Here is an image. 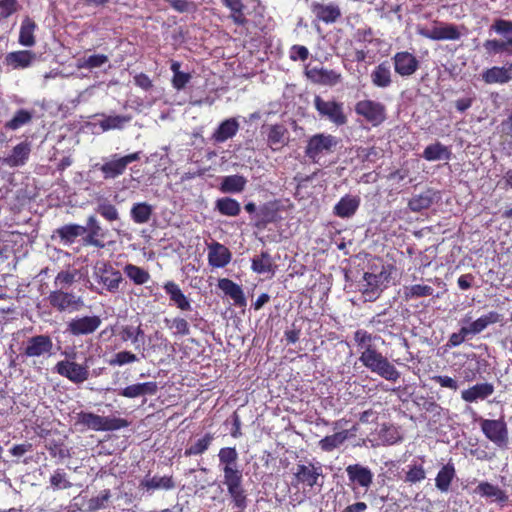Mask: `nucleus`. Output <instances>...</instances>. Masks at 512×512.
Segmentation results:
<instances>
[{
	"mask_svg": "<svg viewBox=\"0 0 512 512\" xmlns=\"http://www.w3.org/2000/svg\"><path fill=\"white\" fill-rule=\"evenodd\" d=\"M101 323V318L96 315L76 317L68 322L67 332L73 336L89 335L94 333Z\"/></svg>",
	"mask_w": 512,
	"mask_h": 512,
	"instance_id": "13",
	"label": "nucleus"
},
{
	"mask_svg": "<svg viewBox=\"0 0 512 512\" xmlns=\"http://www.w3.org/2000/svg\"><path fill=\"white\" fill-rule=\"evenodd\" d=\"M417 33L430 40H459L461 33L454 24L440 23L438 26L428 29L423 26L417 27Z\"/></svg>",
	"mask_w": 512,
	"mask_h": 512,
	"instance_id": "11",
	"label": "nucleus"
},
{
	"mask_svg": "<svg viewBox=\"0 0 512 512\" xmlns=\"http://www.w3.org/2000/svg\"><path fill=\"white\" fill-rule=\"evenodd\" d=\"M88 360L86 358L84 363H77L73 360H61L55 365V371L74 384H82L90 376Z\"/></svg>",
	"mask_w": 512,
	"mask_h": 512,
	"instance_id": "4",
	"label": "nucleus"
},
{
	"mask_svg": "<svg viewBox=\"0 0 512 512\" xmlns=\"http://www.w3.org/2000/svg\"><path fill=\"white\" fill-rule=\"evenodd\" d=\"M86 228L88 232H90L92 235L96 236L100 240H102L105 237V232L103 228L101 227L97 218L93 215L88 217Z\"/></svg>",
	"mask_w": 512,
	"mask_h": 512,
	"instance_id": "64",
	"label": "nucleus"
},
{
	"mask_svg": "<svg viewBox=\"0 0 512 512\" xmlns=\"http://www.w3.org/2000/svg\"><path fill=\"white\" fill-rule=\"evenodd\" d=\"M75 276V272L61 271L55 277L54 285L58 287V289L64 290L65 288L70 287L74 283Z\"/></svg>",
	"mask_w": 512,
	"mask_h": 512,
	"instance_id": "59",
	"label": "nucleus"
},
{
	"mask_svg": "<svg viewBox=\"0 0 512 512\" xmlns=\"http://www.w3.org/2000/svg\"><path fill=\"white\" fill-rule=\"evenodd\" d=\"M97 125L100 127L102 132L109 130H120L125 127L132 119L130 115H105L101 114Z\"/></svg>",
	"mask_w": 512,
	"mask_h": 512,
	"instance_id": "30",
	"label": "nucleus"
},
{
	"mask_svg": "<svg viewBox=\"0 0 512 512\" xmlns=\"http://www.w3.org/2000/svg\"><path fill=\"white\" fill-rule=\"evenodd\" d=\"M110 496V491L104 490L99 496L91 498L88 501V510L96 511L105 508Z\"/></svg>",
	"mask_w": 512,
	"mask_h": 512,
	"instance_id": "60",
	"label": "nucleus"
},
{
	"mask_svg": "<svg viewBox=\"0 0 512 512\" xmlns=\"http://www.w3.org/2000/svg\"><path fill=\"white\" fill-rule=\"evenodd\" d=\"M218 457L220 466H222L224 477L242 473L237 465L238 453L235 448H221L218 453Z\"/></svg>",
	"mask_w": 512,
	"mask_h": 512,
	"instance_id": "18",
	"label": "nucleus"
},
{
	"mask_svg": "<svg viewBox=\"0 0 512 512\" xmlns=\"http://www.w3.org/2000/svg\"><path fill=\"white\" fill-rule=\"evenodd\" d=\"M468 335H471V333L469 332L467 327H462L458 332L450 335L446 346L449 348L457 347L465 341Z\"/></svg>",
	"mask_w": 512,
	"mask_h": 512,
	"instance_id": "63",
	"label": "nucleus"
},
{
	"mask_svg": "<svg viewBox=\"0 0 512 512\" xmlns=\"http://www.w3.org/2000/svg\"><path fill=\"white\" fill-rule=\"evenodd\" d=\"M474 492L482 497L490 498L493 501L505 502L507 500V495L505 492L498 486L489 482L479 483Z\"/></svg>",
	"mask_w": 512,
	"mask_h": 512,
	"instance_id": "38",
	"label": "nucleus"
},
{
	"mask_svg": "<svg viewBox=\"0 0 512 512\" xmlns=\"http://www.w3.org/2000/svg\"><path fill=\"white\" fill-rule=\"evenodd\" d=\"M153 213V207L146 202L135 203L130 211L131 218L137 224L147 223Z\"/></svg>",
	"mask_w": 512,
	"mask_h": 512,
	"instance_id": "44",
	"label": "nucleus"
},
{
	"mask_svg": "<svg viewBox=\"0 0 512 512\" xmlns=\"http://www.w3.org/2000/svg\"><path fill=\"white\" fill-rule=\"evenodd\" d=\"M141 152H134L125 156L113 154L105 159L104 163L99 166L100 171L103 173L105 179H115L122 175L127 166L140 159Z\"/></svg>",
	"mask_w": 512,
	"mask_h": 512,
	"instance_id": "6",
	"label": "nucleus"
},
{
	"mask_svg": "<svg viewBox=\"0 0 512 512\" xmlns=\"http://www.w3.org/2000/svg\"><path fill=\"white\" fill-rule=\"evenodd\" d=\"M426 478V472L422 465H409L405 475V482L415 484Z\"/></svg>",
	"mask_w": 512,
	"mask_h": 512,
	"instance_id": "56",
	"label": "nucleus"
},
{
	"mask_svg": "<svg viewBox=\"0 0 512 512\" xmlns=\"http://www.w3.org/2000/svg\"><path fill=\"white\" fill-rule=\"evenodd\" d=\"M92 279L96 286L91 283L90 289L99 295L106 292L118 293L121 284L124 282L122 273L106 260L95 262L92 267Z\"/></svg>",
	"mask_w": 512,
	"mask_h": 512,
	"instance_id": "2",
	"label": "nucleus"
},
{
	"mask_svg": "<svg viewBox=\"0 0 512 512\" xmlns=\"http://www.w3.org/2000/svg\"><path fill=\"white\" fill-rule=\"evenodd\" d=\"M372 84L378 88H388L392 84L391 67L387 61L378 64L370 74Z\"/></svg>",
	"mask_w": 512,
	"mask_h": 512,
	"instance_id": "26",
	"label": "nucleus"
},
{
	"mask_svg": "<svg viewBox=\"0 0 512 512\" xmlns=\"http://www.w3.org/2000/svg\"><path fill=\"white\" fill-rule=\"evenodd\" d=\"M336 145L337 140L334 136L323 133L315 134L308 140L305 153L309 159L317 162L322 155L332 152Z\"/></svg>",
	"mask_w": 512,
	"mask_h": 512,
	"instance_id": "7",
	"label": "nucleus"
},
{
	"mask_svg": "<svg viewBox=\"0 0 512 512\" xmlns=\"http://www.w3.org/2000/svg\"><path fill=\"white\" fill-rule=\"evenodd\" d=\"M109 61L108 57L104 54H94L79 58L76 67L79 69H95L100 68Z\"/></svg>",
	"mask_w": 512,
	"mask_h": 512,
	"instance_id": "47",
	"label": "nucleus"
},
{
	"mask_svg": "<svg viewBox=\"0 0 512 512\" xmlns=\"http://www.w3.org/2000/svg\"><path fill=\"white\" fill-rule=\"evenodd\" d=\"M139 359L136 354L130 351H120L116 353L111 359L108 360V364L110 366H124L126 364H131L137 362Z\"/></svg>",
	"mask_w": 512,
	"mask_h": 512,
	"instance_id": "53",
	"label": "nucleus"
},
{
	"mask_svg": "<svg viewBox=\"0 0 512 512\" xmlns=\"http://www.w3.org/2000/svg\"><path fill=\"white\" fill-rule=\"evenodd\" d=\"M435 196L436 193L433 190H426L419 195H415L410 199L408 203L409 208L414 212L427 209L434 202Z\"/></svg>",
	"mask_w": 512,
	"mask_h": 512,
	"instance_id": "40",
	"label": "nucleus"
},
{
	"mask_svg": "<svg viewBox=\"0 0 512 512\" xmlns=\"http://www.w3.org/2000/svg\"><path fill=\"white\" fill-rule=\"evenodd\" d=\"M240 124L236 118H229L220 123L218 128L212 134V140L216 143H223L228 139L234 137L238 130Z\"/></svg>",
	"mask_w": 512,
	"mask_h": 512,
	"instance_id": "25",
	"label": "nucleus"
},
{
	"mask_svg": "<svg viewBox=\"0 0 512 512\" xmlns=\"http://www.w3.org/2000/svg\"><path fill=\"white\" fill-rule=\"evenodd\" d=\"M360 205V199L357 196L345 195L334 206L333 213L340 218L352 217Z\"/></svg>",
	"mask_w": 512,
	"mask_h": 512,
	"instance_id": "28",
	"label": "nucleus"
},
{
	"mask_svg": "<svg viewBox=\"0 0 512 512\" xmlns=\"http://www.w3.org/2000/svg\"><path fill=\"white\" fill-rule=\"evenodd\" d=\"M501 319L502 316L498 312L490 311L473 321L469 326H467V329L471 335H476L484 331L489 325L500 322Z\"/></svg>",
	"mask_w": 512,
	"mask_h": 512,
	"instance_id": "36",
	"label": "nucleus"
},
{
	"mask_svg": "<svg viewBox=\"0 0 512 512\" xmlns=\"http://www.w3.org/2000/svg\"><path fill=\"white\" fill-rule=\"evenodd\" d=\"M434 289L428 285L416 284L405 290L406 298L427 297L433 295Z\"/></svg>",
	"mask_w": 512,
	"mask_h": 512,
	"instance_id": "58",
	"label": "nucleus"
},
{
	"mask_svg": "<svg viewBox=\"0 0 512 512\" xmlns=\"http://www.w3.org/2000/svg\"><path fill=\"white\" fill-rule=\"evenodd\" d=\"M165 292L169 295L170 301L181 311H190L191 302L182 292L179 285L173 281H168L163 286Z\"/></svg>",
	"mask_w": 512,
	"mask_h": 512,
	"instance_id": "23",
	"label": "nucleus"
},
{
	"mask_svg": "<svg viewBox=\"0 0 512 512\" xmlns=\"http://www.w3.org/2000/svg\"><path fill=\"white\" fill-rule=\"evenodd\" d=\"M119 335L122 341H130L134 345L135 349H139L144 343L145 333L141 328V324L138 326H122Z\"/></svg>",
	"mask_w": 512,
	"mask_h": 512,
	"instance_id": "33",
	"label": "nucleus"
},
{
	"mask_svg": "<svg viewBox=\"0 0 512 512\" xmlns=\"http://www.w3.org/2000/svg\"><path fill=\"white\" fill-rule=\"evenodd\" d=\"M450 156V150L439 142L428 145L423 152V157L428 161L449 160Z\"/></svg>",
	"mask_w": 512,
	"mask_h": 512,
	"instance_id": "42",
	"label": "nucleus"
},
{
	"mask_svg": "<svg viewBox=\"0 0 512 512\" xmlns=\"http://www.w3.org/2000/svg\"><path fill=\"white\" fill-rule=\"evenodd\" d=\"M251 269L258 274L273 272V260L267 251L252 259Z\"/></svg>",
	"mask_w": 512,
	"mask_h": 512,
	"instance_id": "46",
	"label": "nucleus"
},
{
	"mask_svg": "<svg viewBox=\"0 0 512 512\" xmlns=\"http://www.w3.org/2000/svg\"><path fill=\"white\" fill-rule=\"evenodd\" d=\"M314 106L321 117L328 119L336 126L344 125L347 118L343 112V104L336 101H326L320 96H315Z\"/></svg>",
	"mask_w": 512,
	"mask_h": 512,
	"instance_id": "8",
	"label": "nucleus"
},
{
	"mask_svg": "<svg viewBox=\"0 0 512 512\" xmlns=\"http://www.w3.org/2000/svg\"><path fill=\"white\" fill-rule=\"evenodd\" d=\"M321 474V467H315L313 464H299L297 465L296 472L294 473L298 482L305 483L309 487H313L318 484V478Z\"/></svg>",
	"mask_w": 512,
	"mask_h": 512,
	"instance_id": "27",
	"label": "nucleus"
},
{
	"mask_svg": "<svg viewBox=\"0 0 512 512\" xmlns=\"http://www.w3.org/2000/svg\"><path fill=\"white\" fill-rule=\"evenodd\" d=\"M483 47L486 51V54L489 56L507 53L510 54L509 49L505 46V44L500 39H488L483 43Z\"/></svg>",
	"mask_w": 512,
	"mask_h": 512,
	"instance_id": "57",
	"label": "nucleus"
},
{
	"mask_svg": "<svg viewBox=\"0 0 512 512\" xmlns=\"http://www.w3.org/2000/svg\"><path fill=\"white\" fill-rule=\"evenodd\" d=\"M231 252L223 244L213 241L208 244V262L214 268L225 267L231 261Z\"/></svg>",
	"mask_w": 512,
	"mask_h": 512,
	"instance_id": "17",
	"label": "nucleus"
},
{
	"mask_svg": "<svg viewBox=\"0 0 512 512\" xmlns=\"http://www.w3.org/2000/svg\"><path fill=\"white\" fill-rule=\"evenodd\" d=\"M392 61L395 72L402 77L413 75L419 68L417 58L407 51L397 52L392 57Z\"/></svg>",
	"mask_w": 512,
	"mask_h": 512,
	"instance_id": "14",
	"label": "nucleus"
},
{
	"mask_svg": "<svg viewBox=\"0 0 512 512\" xmlns=\"http://www.w3.org/2000/svg\"><path fill=\"white\" fill-rule=\"evenodd\" d=\"M75 426L91 429L93 431H114L129 425L123 418L104 417L92 412H79L75 416Z\"/></svg>",
	"mask_w": 512,
	"mask_h": 512,
	"instance_id": "3",
	"label": "nucleus"
},
{
	"mask_svg": "<svg viewBox=\"0 0 512 512\" xmlns=\"http://www.w3.org/2000/svg\"><path fill=\"white\" fill-rule=\"evenodd\" d=\"M348 434L349 432L347 430H343L333 435L326 436L319 441V447L323 451L330 452L341 446L347 440Z\"/></svg>",
	"mask_w": 512,
	"mask_h": 512,
	"instance_id": "45",
	"label": "nucleus"
},
{
	"mask_svg": "<svg viewBox=\"0 0 512 512\" xmlns=\"http://www.w3.org/2000/svg\"><path fill=\"white\" fill-rule=\"evenodd\" d=\"M242 479V473L224 477L223 483L227 486L228 493L231 497L244 492Z\"/></svg>",
	"mask_w": 512,
	"mask_h": 512,
	"instance_id": "52",
	"label": "nucleus"
},
{
	"mask_svg": "<svg viewBox=\"0 0 512 512\" xmlns=\"http://www.w3.org/2000/svg\"><path fill=\"white\" fill-rule=\"evenodd\" d=\"M48 302L56 311L73 313L84 305L83 299L72 293L61 289L51 291L48 295Z\"/></svg>",
	"mask_w": 512,
	"mask_h": 512,
	"instance_id": "5",
	"label": "nucleus"
},
{
	"mask_svg": "<svg viewBox=\"0 0 512 512\" xmlns=\"http://www.w3.org/2000/svg\"><path fill=\"white\" fill-rule=\"evenodd\" d=\"M36 59V54L30 50H18L9 52L6 54L4 63L6 66L12 69H25L30 67L34 60Z\"/></svg>",
	"mask_w": 512,
	"mask_h": 512,
	"instance_id": "19",
	"label": "nucleus"
},
{
	"mask_svg": "<svg viewBox=\"0 0 512 512\" xmlns=\"http://www.w3.org/2000/svg\"><path fill=\"white\" fill-rule=\"evenodd\" d=\"M124 273L136 285H143L150 279L148 271L133 264H127L124 267Z\"/></svg>",
	"mask_w": 512,
	"mask_h": 512,
	"instance_id": "48",
	"label": "nucleus"
},
{
	"mask_svg": "<svg viewBox=\"0 0 512 512\" xmlns=\"http://www.w3.org/2000/svg\"><path fill=\"white\" fill-rule=\"evenodd\" d=\"M157 392V384L155 382H145L133 384L119 391V395L126 398H136L143 395H154Z\"/></svg>",
	"mask_w": 512,
	"mask_h": 512,
	"instance_id": "32",
	"label": "nucleus"
},
{
	"mask_svg": "<svg viewBox=\"0 0 512 512\" xmlns=\"http://www.w3.org/2000/svg\"><path fill=\"white\" fill-rule=\"evenodd\" d=\"M375 339L377 337L365 330L355 331L354 341L361 352L359 360L372 373L387 381L396 382L400 378V372L385 356L377 351L374 345Z\"/></svg>",
	"mask_w": 512,
	"mask_h": 512,
	"instance_id": "1",
	"label": "nucleus"
},
{
	"mask_svg": "<svg viewBox=\"0 0 512 512\" xmlns=\"http://www.w3.org/2000/svg\"><path fill=\"white\" fill-rule=\"evenodd\" d=\"M213 440V436L210 434H206L203 438L198 439L194 444L190 445L189 448L186 449L185 455H200L204 453L210 446Z\"/></svg>",
	"mask_w": 512,
	"mask_h": 512,
	"instance_id": "54",
	"label": "nucleus"
},
{
	"mask_svg": "<svg viewBox=\"0 0 512 512\" xmlns=\"http://www.w3.org/2000/svg\"><path fill=\"white\" fill-rule=\"evenodd\" d=\"M32 119V115L27 110L21 109L16 112L13 118L6 123V127L11 130H17L23 125L30 122Z\"/></svg>",
	"mask_w": 512,
	"mask_h": 512,
	"instance_id": "55",
	"label": "nucleus"
},
{
	"mask_svg": "<svg viewBox=\"0 0 512 512\" xmlns=\"http://www.w3.org/2000/svg\"><path fill=\"white\" fill-rule=\"evenodd\" d=\"M267 141L273 150H278L288 143L289 132L283 125H271L268 129Z\"/></svg>",
	"mask_w": 512,
	"mask_h": 512,
	"instance_id": "31",
	"label": "nucleus"
},
{
	"mask_svg": "<svg viewBox=\"0 0 512 512\" xmlns=\"http://www.w3.org/2000/svg\"><path fill=\"white\" fill-rule=\"evenodd\" d=\"M482 79L486 84H506L512 80V63L506 66H494L482 73Z\"/></svg>",
	"mask_w": 512,
	"mask_h": 512,
	"instance_id": "21",
	"label": "nucleus"
},
{
	"mask_svg": "<svg viewBox=\"0 0 512 512\" xmlns=\"http://www.w3.org/2000/svg\"><path fill=\"white\" fill-rule=\"evenodd\" d=\"M490 31L502 37L500 40L509 49L510 55H512V21L496 19L491 25Z\"/></svg>",
	"mask_w": 512,
	"mask_h": 512,
	"instance_id": "35",
	"label": "nucleus"
},
{
	"mask_svg": "<svg viewBox=\"0 0 512 512\" xmlns=\"http://www.w3.org/2000/svg\"><path fill=\"white\" fill-rule=\"evenodd\" d=\"M307 78L315 84L334 86L341 82L342 76L335 70L313 67L305 72Z\"/></svg>",
	"mask_w": 512,
	"mask_h": 512,
	"instance_id": "15",
	"label": "nucleus"
},
{
	"mask_svg": "<svg viewBox=\"0 0 512 512\" xmlns=\"http://www.w3.org/2000/svg\"><path fill=\"white\" fill-rule=\"evenodd\" d=\"M355 112L364 117L373 126H378L386 119L385 106L373 100H361L355 105Z\"/></svg>",
	"mask_w": 512,
	"mask_h": 512,
	"instance_id": "9",
	"label": "nucleus"
},
{
	"mask_svg": "<svg viewBox=\"0 0 512 512\" xmlns=\"http://www.w3.org/2000/svg\"><path fill=\"white\" fill-rule=\"evenodd\" d=\"M86 232L87 228L78 224L64 225L56 230L64 244H72L77 237L83 236Z\"/></svg>",
	"mask_w": 512,
	"mask_h": 512,
	"instance_id": "37",
	"label": "nucleus"
},
{
	"mask_svg": "<svg viewBox=\"0 0 512 512\" xmlns=\"http://www.w3.org/2000/svg\"><path fill=\"white\" fill-rule=\"evenodd\" d=\"M455 477V469L451 464L444 465L435 478V485L441 492H447L450 484Z\"/></svg>",
	"mask_w": 512,
	"mask_h": 512,
	"instance_id": "43",
	"label": "nucleus"
},
{
	"mask_svg": "<svg viewBox=\"0 0 512 512\" xmlns=\"http://www.w3.org/2000/svg\"><path fill=\"white\" fill-rule=\"evenodd\" d=\"M37 29L36 23L29 17H25L21 23L18 42L24 47H32L36 43L35 30Z\"/></svg>",
	"mask_w": 512,
	"mask_h": 512,
	"instance_id": "34",
	"label": "nucleus"
},
{
	"mask_svg": "<svg viewBox=\"0 0 512 512\" xmlns=\"http://www.w3.org/2000/svg\"><path fill=\"white\" fill-rule=\"evenodd\" d=\"M142 486L146 487L147 490H157V489H171L174 487L173 481L171 477H158L154 476L150 479H145L141 483Z\"/></svg>",
	"mask_w": 512,
	"mask_h": 512,
	"instance_id": "51",
	"label": "nucleus"
},
{
	"mask_svg": "<svg viewBox=\"0 0 512 512\" xmlns=\"http://www.w3.org/2000/svg\"><path fill=\"white\" fill-rule=\"evenodd\" d=\"M31 152V146L27 142L17 144L10 155L2 159L3 164L9 167H19L25 165Z\"/></svg>",
	"mask_w": 512,
	"mask_h": 512,
	"instance_id": "24",
	"label": "nucleus"
},
{
	"mask_svg": "<svg viewBox=\"0 0 512 512\" xmlns=\"http://www.w3.org/2000/svg\"><path fill=\"white\" fill-rule=\"evenodd\" d=\"M164 323L170 330H173L175 335L187 336L190 334L189 323L182 317H175L173 319L165 318Z\"/></svg>",
	"mask_w": 512,
	"mask_h": 512,
	"instance_id": "50",
	"label": "nucleus"
},
{
	"mask_svg": "<svg viewBox=\"0 0 512 512\" xmlns=\"http://www.w3.org/2000/svg\"><path fill=\"white\" fill-rule=\"evenodd\" d=\"M481 430L498 447H505L507 445L508 431L504 420L484 419L481 421Z\"/></svg>",
	"mask_w": 512,
	"mask_h": 512,
	"instance_id": "10",
	"label": "nucleus"
},
{
	"mask_svg": "<svg viewBox=\"0 0 512 512\" xmlns=\"http://www.w3.org/2000/svg\"><path fill=\"white\" fill-rule=\"evenodd\" d=\"M311 11L318 20H321L327 24L334 23L341 16V10L338 5L322 4L319 2H312Z\"/></svg>",
	"mask_w": 512,
	"mask_h": 512,
	"instance_id": "22",
	"label": "nucleus"
},
{
	"mask_svg": "<svg viewBox=\"0 0 512 512\" xmlns=\"http://www.w3.org/2000/svg\"><path fill=\"white\" fill-rule=\"evenodd\" d=\"M215 209L219 211L220 214L235 217L239 215L241 211L240 203L230 197L219 198L215 202Z\"/></svg>",
	"mask_w": 512,
	"mask_h": 512,
	"instance_id": "41",
	"label": "nucleus"
},
{
	"mask_svg": "<svg viewBox=\"0 0 512 512\" xmlns=\"http://www.w3.org/2000/svg\"><path fill=\"white\" fill-rule=\"evenodd\" d=\"M218 287L234 301L236 306H246V298L242 288L238 284L230 279L222 278L218 281Z\"/></svg>",
	"mask_w": 512,
	"mask_h": 512,
	"instance_id": "29",
	"label": "nucleus"
},
{
	"mask_svg": "<svg viewBox=\"0 0 512 512\" xmlns=\"http://www.w3.org/2000/svg\"><path fill=\"white\" fill-rule=\"evenodd\" d=\"M96 212L110 222L119 219L117 208L106 199H101L97 202Z\"/></svg>",
	"mask_w": 512,
	"mask_h": 512,
	"instance_id": "49",
	"label": "nucleus"
},
{
	"mask_svg": "<svg viewBox=\"0 0 512 512\" xmlns=\"http://www.w3.org/2000/svg\"><path fill=\"white\" fill-rule=\"evenodd\" d=\"M494 385L492 383H477L461 392V398L468 403H474L479 400H485L494 393Z\"/></svg>",
	"mask_w": 512,
	"mask_h": 512,
	"instance_id": "20",
	"label": "nucleus"
},
{
	"mask_svg": "<svg viewBox=\"0 0 512 512\" xmlns=\"http://www.w3.org/2000/svg\"><path fill=\"white\" fill-rule=\"evenodd\" d=\"M19 4L17 0H0V17L8 18L18 11Z\"/></svg>",
	"mask_w": 512,
	"mask_h": 512,
	"instance_id": "62",
	"label": "nucleus"
},
{
	"mask_svg": "<svg viewBox=\"0 0 512 512\" xmlns=\"http://www.w3.org/2000/svg\"><path fill=\"white\" fill-rule=\"evenodd\" d=\"M50 483L55 489H68L72 484L66 479V475L61 470H56L50 478Z\"/></svg>",
	"mask_w": 512,
	"mask_h": 512,
	"instance_id": "61",
	"label": "nucleus"
},
{
	"mask_svg": "<svg viewBox=\"0 0 512 512\" xmlns=\"http://www.w3.org/2000/svg\"><path fill=\"white\" fill-rule=\"evenodd\" d=\"M53 350V341L48 335H36L26 341L24 355L27 357L50 356Z\"/></svg>",
	"mask_w": 512,
	"mask_h": 512,
	"instance_id": "12",
	"label": "nucleus"
},
{
	"mask_svg": "<svg viewBox=\"0 0 512 512\" xmlns=\"http://www.w3.org/2000/svg\"><path fill=\"white\" fill-rule=\"evenodd\" d=\"M346 473L350 482L368 490L373 482L372 471L360 464H352L346 467Z\"/></svg>",
	"mask_w": 512,
	"mask_h": 512,
	"instance_id": "16",
	"label": "nucleus"
},
{
	"mask_svg": "<svg viewBox=\"0 0 512 512\" xmlns=\"http://www.w3.org/2000/svg\"><path fill=\"white\" fill-rule=\"evenodd\" d=\"M247 180L242 175H230L222 178L220 190L223 193H240L244 190Z\"/></svg>",
	"mask_w": 512,
	"mask_h": 512,
	"instance_id": "39",
	"label": "nucleus"
}]
</instances>
